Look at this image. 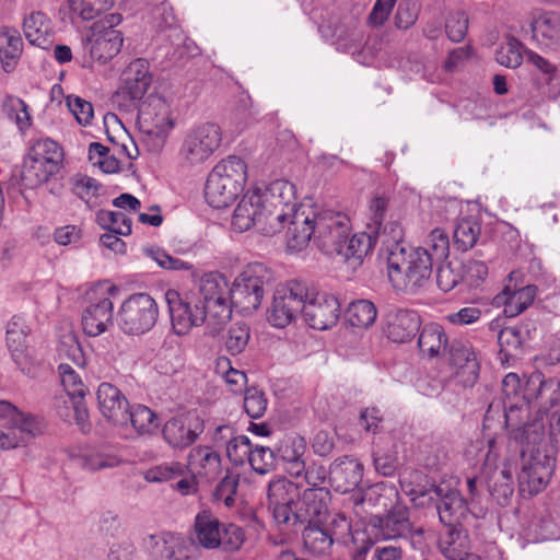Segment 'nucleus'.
Returning a JSON list of instances; mask_svg holds the SVG:
<instances>
[{
	"instance_id": "1",
	"label": "nucleus",
	"mask_w": 560,
	"mask_h": 560,
	"mask_svg": "<svg viewBox=\"0 0 560 560\" xmlns=\"http://www.w3.org/2000/svg\"><path fill=\"white\" fill-rule=\"evenodd\" d=\"M314 242L325 252H336L352 266L360 265L376 243L378 235L369 232L353 234L349 238L350 220L341 212L320 211Z\"/></svg>"
},
{
	"instance_id": "2",
	"label": "nucleus",
	"mask_w": 560,
	"mask_h": 560,
	"mask_svg": "<svg viewBox=\"0 0 560 560\" xmlns=\"http://www.w3.org/2000/svg\"><path fill=\"white\" fill-rule=\"evenodd\" d=\"M319 214L311 200L300 203L295 211L265 207L257 230L266 236H272L288 226L287 248L298 253L305 249L313 240Z\"/></svg>"
},
{
	"instance_id": "3",
	"label": "nucleus",
	"mask_w": 560,
	"mask_h": 560,
	"mask_svg": "<svg viewBox=\"0 0 560 560\" xmlns=\"http://www.w3.org/2000/svg\"><path fill=\"white\" fill-rule=\"evenodd\" d=\"M387 255V276L396 291L417 294L431 282L434 265L424 252L411 248L407 250L400 243L401 229L397 225Z\"/></svg>"
},
{
	"instance_id": "4",
	"label": "nucleus",
	"mask_w": 560,
	"mask_h": 560,
	"mask_svg": "<svg viewBox=\"0 0 560 560\" xmlns=\"http://www.w3.org/2000/svg\"><path fill=\"white\" fill-rule=\"evenodd\" d=\"M247 179L245 162L235 155L220 161L209 173L205 196L207 202L215 209L230 206L243 190Z\"/></svg>"
},
{
	"instance_id": "5",
	"label": "nucleus",
	"mask_w": 560,
	"mask_h": 560,
	"mask_svg": "<svg viewBox=\"0 0 560 560\" xmlns=\"http://www.w3.org/2000/svg\"><path fill=\"white\" fill-rule=\"evenodd\" d=\"M63 162V150L56 141L45 138L33 143L24 160L22 182L36 188L56 175Z\"/></svg>"
},
{
	"instance_id": "6",
	"label": "nucleus",
	"mask_w": 560,
	"mask_h": 560,
	"mask_svg": "<svg viewBox=\"0 0 560 560\" xmlns=\"http://www.w3.org/2000/svg\"><path fill=\"white\" fill-rule=\"evenodd\" d=\"M120 22V14L110 13L91 26L83 40L84 50L90 58V61H84V67H91L92 63L106 65L118 55L124 43L122 33L116 28Z\"/></svg>"
},
{
	"instance_id": "7",
	"label": "nucleus",
	"mask_w": 560,
	"mask_h": 560,
	"mask_svg": "<svg viewBox=\"0 0 560 560\" xmlns=\"http://www.w3.org/2000/svg\"><path fill=\"white\" fill-rule=\"evenodd\" d=\"M0 422L8 429V432L0 429V448L3 450L26 444L45 430L39 417L24 412L7 400H0Z\"/></svg>"
},
{
	"instance_id": "8",
	"label": "nucleus",
	"mask_w": 560,
	"mask_h": 560,
	"mask_svg": "<svg viewBox=\"0 0 560 560\" xmlns=\"http://www.w3.org/2000/svg\"><path fill=\"white\" fill-rule=\"evenodd\" d=\"M158 317L159 307L155 300L147 293H136L124 300L116 320L124 334L140 336L154 327Z\"/></svg>"
},
{
	"instance_id": "9",
	"label": "nucleus",
	"mask_w": 560,
	"mask_h": 560,
	"mask_svg": "<svg viewBox=\"0 0 560 560\" xmlns=\"http://www.w3.org/2000/svg\"><path fill=\"white\" fill-rule=\"evenodd\" d=\"M307 298L308 288L303 282L292 280L278 284L267 311L268 323L276 328L289 326L303 314V305Z\"/></svg>"
},
{
	"instance_id": "10",
	"label": "nucleus",
	"mask_w": 560,
	"mask_h": 560,
	"mask_svg": "<svg viewBox=\"0 0 560 560\" xmlns=\"http://www.w3.org/2000/svg\"><path fill=\"white\" fill-rule=\"evenodd\" d=\"M270 280V272L260 262L248 264L234 279L231 287V301L241 312L250 314L264 299V287Z\"/></svg>"
},
{
	"instance_id": "11",
	"label": "nucleus",
	"mask_w": 560,
	"mask_h": 560,
	"mask_svg": "<svg viewBox=\"0 0 560 560\" xmlns=\"http://www.w3.org/2000/svg\"><path fill=\"white\" fill-rule=\"evenodd\" d=\"M222 131L214 122H201L191 127L185 135L180 148L183 161L189 165L206 162L220 147Z\"/></svg>"
},
{
	"instance_id": "12",
	"label": "nucleus",
	"mask_w": 560,
	"mask_h": 560,
	"mask_svg": "<svg viewBox=\"0 0 560 560\" xmlns=\"http://www.w3.org/2000/svg\"><path fill=\"white\" fill-rule=\"evenodd\" d=\"M505 424L511 430V441L520 446L539 445L545 436V425L539 420L529 419V405L525 399L503 401Z\"/></svg>"
},
{
	"instance_id": "13",
	"label": "nucleus",
	"mask_w": 560,
	"mask_h": 560,
	"mask_svg": "<svg viewBox=\"0 0 560 560\" xmlns=\"http://www.w3.org/2000/svg\"><path fill=\"white\" fill-rule=\"evenodd\" d=\"M538 445L521 446L520 455L523 459L522 470L518 475L520 488L529 494H537L548 485L553 472V460L541 452Z\"/></svg>"
},
{
	"instance_id": "14",
	"label": "nucleus",
	"mask_w": 560,
	"mask_h": 560,
	"mask_svg": "<svg viewBox=\"0 0 560 560\" xmlns=\"http://www.w3.org/2000/svg\"><path fill=\"white\" fill-rule=\"evenodd\" d=\"M140 130L160 147L174 127L171 106L161 95H149L139 108Z\"/></svg>"
},
{
	"instance_id": "15",
	"label": "nucleus",
	"mask_w": 560,
	"mask_h": 560,
	"mask_svg": "<svg viewBox=\"0 0 560 560\" xmlns=\"http://www.w3.org/2000/svg\"><path fill=\"white\" fill-rule=\"evenodd\" d=\"M114 290L115 287H101L89 293V304L82 313V328L86 335L91 337L100 336L112 324L114 303L109 293Z\"/></svg>"
},
{
	"instance_id": "16",
	"label": "nucleus",
	"mask_w": 560,
	"mask_h": 560,
	"mask_svg": "<svg viewBox=\"0 0 560 560\" xmlns=\"http://www.w3.org/2000/svg\"><path fill=\"white\" fill-rule=\"evenodd\" d=\"M172 327L176 335L183 336L192 327L206 323V311L196 295L182 298L175 291L166 293Z\"/></svg>"
},
{
	"instance_id": "17",
	"label": "nucleus",
	"mask_w": 560,
	"mask_h": 560,
	"mask_svg": "<svg viewBox=\"0 0 560 560\" xmlns=\"http://www.w3.org/2000/svg\"><path fill=\"white\" fill-rule=\"evenodd\" d=\"M366 530L376 540L397 539L411 532L409 510L404 504H395L384 516L370 517Z\"/></svg>"
},
{
	"instance_id": "18",
	"label": "nucleus",
	"mask_w": 560,
	"mask_h": 560,
	"mask_svg": "<svg viewBox=\"0 0 560 560\" xmlns=\"http://www.w3.org/2000/svg\"><path fill=\"white\" fill-rule=\"evenodd\" d=\"M495 462L497 454L494 453V442L490 441L489 451L485 458V474L487 476L490 494L498 504L504 506L509 504L514 493V466L511 464L510 459H506L503 467H494L492 469V465H494Z\"/></svg>"
},
{
	"instance_id": "19",
	"label": "nucleus",
	"mask_w": 560,
	"mask_h": 560,
	"mask_svg": "<svg viewBox=\"0 0 560 560\" xmlns=\"http://www.w3.org/2000/svg\"><path fill=\"white\" fill-rule=\"evenodd\" d=\"M340 315V304L336 296L327 293H310L303 305V318L307 325L317 330H325L335 325Z\"/></svg>"
},
{
	"instance_id": "20",
	"label": "nucleus",
	"mask_w": 560,
	"mask_h": 560,
	"mask_svg": "<svg viewBox=\"0 0 560 560\" xmlns=\"http://www.w3.org/2000/svg\"><path fill=\"white\" fill-rule=\"evenodd\" d=\"M428 493L431 500H435L440 522L447 528L462 527L460 522L469 512L468 503L463 495L444 485L433 487Z\"/></svg>"
},
{
	"instance_id": "21",
	"label": "nucleus",
	"mask_w": 560,
	"mask_h": 560,
	"mask_svg": "<svg viewBox=\"0 0 560 560\" xmlns=\"http://www.w3.org/2000/svg\"><path fill=\"white\" fill-rule=\"evenodd\" d=\"M448 354L457 381L463 386H472L477 382L480 371L478 355L472 346L468 341L454 340L450 345Z\"/></svg>"
},
{
	"instance_id": "22",
	"label": "nucleus",
	"mask_w": 560,
	"mask_h": 560,
	"mask_svg": "<svg viewBox=\"0 0 560 560\" xmlns=\"http://www.w3.org/2000/svg\"><path fill=\"white\" fill-rule=\"evenodd\" d=\"M152 83L149 62L143 58L132 60L121 74V83L117 95L131 101H140Z\"/></svg>"
},
{
	"instance_id": "23",
	"label": "nucleus",
	"mask_w": 560,
	"mask_h": 560,
	"mask_svg": "<svg viewBox=\"0 0 560 560\" xmlns=\"http://www.w3.org/2000/svg\"><path fill=\"white\" fill-rule=\"evenodd\" d=\"M363 470L359 459L352 456L339 457L329 467L330 486L338 492H350L361 483Z\"/></svg>"
},
{
	"instance_id": "24",
	"label": "nucleus",
	"mask_w": 560,
	"mask_h": 560,
	"mask_svg": "<svg viewBox=\"0 0 560 560\" xmlns=\"http://www.w3.org/2000/svg\"><path fill=\"white\" fill-rule=\"evenodd\" d=\"M198 418L180 415L166 421L162 429L164 441L172 448H185L191 445L200 434Z\"/></svg>"
},
{
	"instance_id": "25",
	"label": "nucleus",
	"mask_w": 560,
	"mask_h": 560,
	"mask_svg": "<svg viewBox=\"0 0 560 560\" xmlns=\"http://www.w3.org/2000/svg\"><path fill=\"white\" fill-rule=\"evenodd\" d=\"M147 547L156 560H192L191 547L178 535L171 533L150 535Z\"/></svg>"
},
{
	"instance_id": "26",
	"label": "nucleus",
	"mask_w": 560,
	"mask_h": 560,
	"mask_svg": "<svg viewBox=\"0 0 560 560\" xmlns=\"http://www.w3.org/2000/svg\"><path fill=\"white\" fill-rule=\"evenodd\" d=\"M331 495L327 488H307L295 503V517L308 522H322L328 513Z\"/></svg>"
},
{
	"instance_id": "27",
	"label": "nucleus",
	"mask_w": 560,
	"mask_h": 560,
	"mask_svg": "<svg viewBox=\"0 0 560 560\" xmlns=\"http://www.w3.org/2000/svg\"><path fill=\"white\" fill-rule=\"evenodd\" d=\"M96 397L101 413L113 424L126 427L129 404L122 393L109 383H102L97 388Z\"/></svg>"
},
{
	"instance_id": "28",
	"label": "nucleus",
	"mask_w": 560,
	"mask_h": 560,
	"mask_svg": "<svg viewBox=\"0 0 560 560\" xmlns=\"http://www.w3.org/2000/svg\"><path fill=\"white\" fill-rule=\"evenodd\" d=\"M530 31L533 39L541 47L551 48L560 44V13L541 10L533 12Z\"/></svg>"
},
{
	"instance_id": "29",
	"label": "nucleus",
	"mask_w": 560,
	"mask_h": 560,
	"mask_svg": "<svg viewBox=\"0 0 560 560\" xmlns=\"http://www.w3.org/2000/svg\"><path fill=\"white\" fill-rule=\"evenodd\" d=\"M265 207L261 202L258 188H250L242 197L232 217V226L237 232H245L258 228V220Z\"/></svg>"
},
{
	"instance_id": "30",
	"label": "nucleus",
	"mask_w": 560,
	"mask_h": 560,
	"mask_svg": "<svg viewBox=\"0 0 560 560\" xmlns=\"http://www.w3.org/2000/svg\"><path fill=\"white\" fill-rule=\"evenodd\" d=\"M420 328V317L413 311L395 308L386 314L385 332L394 342H407Z\"/></svg>"
},
{
	"instance_id": "31",
	"label": "nucleus",
	"mask_w": 560,
	"mask_h": 560,
	"mask_svg": "<svg viewBox=\"0 0 560 560\" xmlns=\"http://www.w3.org/2000/svg\"><path fill=\"white\" fill-rule=\"evenodd\" d=\"M438 547L446 560H478L470 551L468 533L462 527L447 528L440 535Z\"/></svg>"
},
{
	"instance_id": "32",
	"label": "nucleus",
	"mask_w": 560,
	"mask_h": 560,
	"mask_svg": "<svg viewBox=\"0 0 560 560\" xmlns=\"http://www.w3.org/2000/svg\"><path fill=\"white\" fill-rule=\"evenodd\" d=\"M187 468L192 476L212 480L221 472V457L210 446H196L188 453Z\"/></svg>"
},
{
	"instance_id": "33",
	"label": "nucleus",
	"mask_w": 560,
	"mask_h": 560,
	"mask_svg": "<svg viewBox=\"0 0 560 560\" xmlns=\"http://www.w3.org/2000/svg\"><path fill=\"white\" fill-rule=\"evenodd\" d=\"M264 207L298 210L295 186L287 179H276L264 187H257Z\"/></svg>"
},
{
	"instance_id": "34",
	"label": "nucleus",
	"mask_w": 560,
	"mask_h": 560,
	"mask_svg": "<svg viewBox=\"0 0 560 560\" xmlns=\"http://www.w3.org/2000/svg\"><path fill=\"white\" fill-rule=\"evenodd\" d=\"M307 444L299 434L287 435L277 448L279 456L288 464L287 470L291 476L300 477L305 470L304 455Z\"/></svg>"
},
{
	"instance_id": "35",
	"label": "nucleus",
	"mask_w": 560,
	"mask_h": 560,
	"mask_svg": "<svg viewBox=\"0 0 560 560\" xmlns=\"http://www.w3.org/2000/svg\"><path fill=\"white\" fill-rule=\"evenodd\" d=\"M23 31L30 44L47 49L52 44V24L46 13L31 11L23 21Z\"/></svg>"
},
{
	"instance_id": "36",
	"label": "nucleus",
	"mask_w": 560,
	"mask_h": 560,
	"mask_svg": "<svg viewBox=\"0 0 560 560\" xmlns=\"http://www.w3.org/2000/svg\"><path fill=\"white\" fill-rule=\"evenodd\" d=\"M221 528L222 524L213 514L202 511L195 517L191 540L206 549H217L220 547Z\"/></svg>"
},
{
	"instance_id": "37",
	"label": "nucleus",
	"mask_w": 560,
	"mask_h": 560,
	"mask_svg": "<svg viewBox=\"0 0 560 560\" xmlns=\"http://www.w3.org/2000/svg\"><path fill=\"white\" fill-rule=\"evenodd\" d=\"M399 493L396 487L387 482H377L368 488L363 493L351 497L354 505L366 504L371 508L390 510L398 503Z\"/></svg>"
},
{
	"instance_id": "38",
	"label": "nucleus",
	"mask_w": 560,
	"mask_h": 560,
	"mask_svg": "<svg viewBox=\"0 0 560 560\" xmlns=\"http://www.w3.org/2000/svg\"><path fill=\"white\" fill-rule=\"evenodd\" d=\"M536 293L537 289L535 285H525L520 289L506 287L495 296V302L504 305V314L508 317H515L532 305Z\"/></svg>"
},
{
	"instance_id": "39",
	"label": "nucleus",
	"mask_w": 560,
	"mask_h": 560,
	"mask_svg": "<svg viewBox=\"0 0 560 560\" xmlns=\"http://www.w3.org/2000/svg\"><path fill=\"white\" fill-rule=\"evenodd\" d=\"M23 40L16 30L0 28V62L5 72H12L21 58Z\"/></svg>"
},
{
	"instance_id": "40",
	"label": "nucleus",
	"mask_w": 560,
	"mask_h": 560,
	"mask_svg": "<svg viewBox=\"0 0 560 560\" xmlns=\"http://www.w3.org/2000/svg\"><path fill=\"white\" fill-rule=\"evenodd\" d=\"M196 298L202 305L231 298V288L225 276L220 272H209L200 280L199 294Z\"/></svg>"
},
{
	"instance_id": "41",
	"label": "nucleus",
	"mask_w": 560,
	"mask_h": 560,
	"mask_svg": "<svg viewBox=\"0 0 560 560\" xmlns=\"http://www.w3.org/2000/svg\"><path fill=\"white\" fill-rule=\"evenodd\" d=\"M418 346L420 351L430 358L438 357L450 348L443 327L435 323L428 324L422 328Z\"/></svg>"
},
{
	"instance_id": "42",
	"label": "nucleus",
	"mask_w": 560,
	"mask_h": 560,
	"mask_svg": "<svg viewBox=\"0 0 560 560\" xmlns=\"http://www.w3.org/2000/svg\"><path fill=\"white\" fill-rule=\"evenodd\" d=\"M129 423L138 435H152L159 428V418L149 407L133 405L126 412V425Z\"/></svg>"
},
{
	"instance_id": "43",
	"label": "nucleus",
	"mask_w": 560,
	"mask_h": 560,
	"mask_svg": "<svg viewBox=\"0 0 560 560\" xmlns=\"http://www.w3.org/2000/svg\"><path fill=\"white\" fill-rule=\"evenodd\" d=\"M480 233L481 223L478 217H463L454 229V244L459 250L466 252L476 245Z\"/></svg>"
},
{
	"instance_id": "44",
	"label": "nucleus",
	"mask_w": 560,
	"mask_h": 560,
	"mask_svg": "<svg viewBox=\"0 0 560 560\" xmlns=\"http://www.w3.org/2000/svg\"><path fill=\"white\" fill-rule=\"evenodd\" d=\"M319 522H308L303 529L302 538L304 547L314 555H325L330 550L334 538L328 530L323 528Z\"/></svg>"
},
{
	"instance_id": "45",
	"label": "nucleus",
	"mask_w": 560,
	"mask_h": 560,
	"mask_svg": "<svg viewBox=\"0 0 560 560\" xmlns=\"http://www.w3.org/2000/svg\"><path fill=\"white\" fill-rule=\"evenodd\" d=\"M388 207V199L384 196H375L370 201L369 211V222L366 223L368 230L371 231V233H374L378 236L385 235L387 232V229L389 228L392 238L395 235L396 225L400 229V226L396 222H389L384 224L386 211Z\"/></svg>"
},
{
	"instance_id": "46",
	"label": "nucleus",
	"mask_w": 560,
	"mask_h": 560,
	"mask_svg": "<svg viewBox=\"0 0 560 560\" xmlns=\"http://www.w3.org/2000/svg\"><path fill=\"white\" fill-rule=\"evenodd\" d=\"M415 249L424 252L428 255L429 261L434 266L435 264H443L450 255L448 235L443 229H434L431 231L424 246Z\"/></svg>"
},
{
	"instance_id": "47",
	"label": "nucleus",
	"mask_w": 560,
	"mask_h": 560,
	"mask_svg": "<svg viewBox=\"0 0 560 560\" xmlns=\"http://www.w3.org/2000/svg\"><path fill=\"white\" fill-rule=\"evenodd\" d=\"M28 329L21 317H13L7 328V343L13 359L20 362L26 351Z\"/></svg>"
},
{
	"instance_id": "48",
	"label": "nucleus",
	"mask_w": 560,
	"mask_h": 560,
	"mask_svg": "<svg viewBox=\"0 0 560 560\" xmlns=\"http://www.w3.org/2000/svg\"><path fill=\"white\" fill-rule=\"evenodd\" d=\"M70 190L79 199L84 201L90 208L96 205L97 197L101 190V184L83 174H74L68 180Z\"/></svg>"
},
{
	"instance_id": "49",
	"label": "nucleus",
	"mask_w": 560,
	"mask_h": 560,
	"mask_svg": "<svg viewBox=\"0 0 560 560\" xmlns=\"http://www.w3.org/2000/svg\"><path fill=\"white\" fill-rule=\"evenodd\" d=\"M376 316V307L369 300H358L350 303L346 312L347 322L358 328L370 327L375 322Z\"/></svg>"
},
{
	"instance_id": "50",
	"label": "nucleus",
	"mask_w": 560,
	"mask_h": 560,
	"mask_svg": "<svg viewBox=\"0 0 560 560\" xmlns=\"http://www.w3.org/2000/svg\"><path fill=\"white\" fill-rule=\"evenodd\" d=\"M326 529L332 536L334 542L345 546H357L360 533L352 530L351 522L343 513H334Z\"/></svg>"
},
{
	"instance_id": "51",
	"label": "nucleus",
	"mask_w": 560,
	"mask_h": 560,
	"mask_svg": "<svg viewBox=\"0 0 560 560\" xmlns=\"http://www.w3.org/2000/svg\"><path fill=\"white\" fill-rule=\"evenodd\" d=\"M298 497V485L284 477L273 479L268 485L269 504H294Z\"/></svg>"
},
{
	"instance_id": "52",
	"label": "nucleus",
	"mask_w": 560,
	"mask_h": 560,
	"mask_svg": "<svg viewBox=\"0 0 560 560\" xmlns=\"http://www.w3.org/2000/svg\"><path fill=\"white\" fill-rule=\"evenodd\" d=\"M98 224L109 232L127 236L131 233V219L121 211L101 210L97 212Z\"/></svg>"
},
{
	"instance_id": "53",
	"label": "nucleus",
	"mask_w": 560,
	"mask_h": 560,
	"mask_svg": "<svg viewBox=\"0 0 560 560\" xmlns=\"http://www.w3.org/2000/svg\"><path fill=\"white\" fill-rule=\"evenodd\" d=\"M73 14L83 21H91L107 11L113 0H68Z\"/></svg>"
},
{
	"instance_id": "54",
	"label": "nucleus",
	"mask_w": 560,
	"mask_h": 560,
	"mask_svg": "<svg viewBox=\"0 0 560 560\" xmlns=\"http://www.w3.org/2000/svg\"><path fill=\"white\" fill-rule=\"evenodd\" d=\"M7 117L12 120L19 130L25 131L32 124V118L26 103L14 96H8L2 105Z\"/></svg>"
},
{
	"instance_id": "55",
	"label": "nucleus",
	"mask_w": 560,
	"mask_h": 560,
	"mask_svg": "<svg viewBox=\"0 0 560 560\" xmlns=\"http://www.w3.org/2000/svg\"><path fill=\"white\" fill-rule=\"evenodd\" d=\"M231 298L222 299L220 301H214L208 304H205L206 311V323L212 330H217L221 327V325L225 324L232 315V305Z\"/></svg>"
},
{
	"instance_id": "56",
	"label": "nucleus",
	"mask_w": 560,
	"mask_h": 560,
	"mask_svg": "<svg viewBox=\"0 0 560 560\" xmlns=\"http://www.w3.org/2000/svg\"><path fill=\"white\" fill-rule=\"evenodd\" d=\"M61 384L69 397H85L86 387L82 383L81 376L67 362H62L58 366Z\"/></svg>"
},
{
	"instance_id": "57",
	"label": "nucleus",
	"mask_w": 560,
	"mask_h": 560,
	"mask_svg": "<svg viewBox=\"0 0 560 560\" xmlns=\"http://www.w3.org/2000/svg\"><path fill=\"white\" fill-rule=\"evenodd\" d=\"M185 467L178 462L163 463L153 466L144 471V479L148 482H166L184 475Z\"/></svg>"
},
{
	"instance_id": "58",
	"label": "nucleus",
	"mask_w": 560,
	"mask_h": 560,
	"mask_svg": "<svg viewBox=\"0 0 560 560\" xmlns=\"http://www.w3.org/2000/svg\"><path fill=\"white\" fill-rule=\"evenodd\" d=\"M217 372L225 381L232 393H241L247 383L246 374L232 368L231 361L225 357L218 359Z\"/></svg>"
},
{
	"instance_id": "59",
	"label": "nucleus",
	"mask_w": 560,
	"mask_h": 560,
	"mask_svg": "<svg viewBox=\"0 0 560 560\" xmlns=\"http://www.w3.org/2000/svg\"><path fill=\"white\" fill-rule=\"evenodd\" d=\"M81 466L90 471L114 468L121 464V459L114 454L88 451L80 456Z\"/></svg>"
},
{
	"instance_id": "60",
	"label": "nucleus",
	"mask_w": 560,
	"mask_h": 560,
	"mask_svg": "<svg viewBox=\"0 0 560 560\" xmlns=\"http://www.w3.org/2000/svg\"><path fill=\"white\" fill-rule=\"evenodd\" d=\"M57 352L60 359H67L77 366L83 368L85 365V357L81 345L72 334H67L61 337Z\"/></svg>"
},
{
	"instance_id": "61",
	"label": "nucleus",
	"mask_w": 560,
	"mask_h": 560,
	"mask_svg": "<svg viewBox=\"0 0 560 560\" xmlns=\"http://www.w3.org/2000/svg\"><path fill=\"white\" fill-rule=\"evenodd\" d=\"M522 45L516 39H510L495 51V60L501 66L515 69L523 61Z\"/></svg>"
},
{
	"instance_id": "62",
	"label": "nucleus",
	"mask_w": 560,
	"mask_h": 560,
	"mask_svg": "<svg viewBox=\"0 0 560 560\" xmlns=\"http://www.w3.org/2000/svg\"><path fill=\"white\" fill-rule=\"evenodd\" d=\"M247 462L256 472L265 475L273 468L275 455L269 447L252 445L250 455H248Z\"/></svg>"
},
{
	"instance_id": "63",
	"label": "nucleus",
	"mask_w": 560,
	"mask_h": 560,
	"mask_svg": "<svg viewBox=\"0 0 560 560\" xmlns=\"http://www.w3.org/2000/svg\"><path fill=\"white\" fill-rule=\"evenodd\" d=\"M434 268L436 269L438 287L443 292L452 291L463 280V275L451 261L435 264Z\"/></svg>"
},
{
	"instance_id": "64",
	"label": "nucleus",
	"mask_w": 560,
	"mask_h": 560,
	"mask_svg": "<svg viewBox=\"0 0 560 560\" xmlns=\"http://www.w3.org/2000/svg\"><path fill=\"white\" fill-rule=\"evenodd\" d=\"M249 340V329L245 324L236 323L228 330L225 348L232 354L236 355L243 352Z\"/></svg>"
}]
</instances>
